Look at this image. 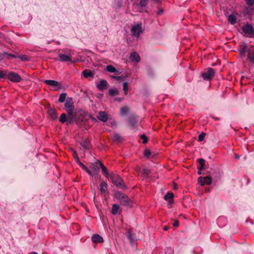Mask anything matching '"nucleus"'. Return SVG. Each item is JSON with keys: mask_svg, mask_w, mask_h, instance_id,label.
Instances as JSON below:
<instances>
[{"mask_svg": "<svg viewBox=\"0 0 254 254\" xmlns=\"http://www.w3.org/2000/svg\"><path fill=\"white\" fill-rule=\"evenodd\" d=\"M141 138L143 139V143H146L147 141V137L145 135H142Z\"/></svg>", "mask_w": 254, "mask_h": 254, "instance_id": "obj_39", "label": "nucleus"}, {"mask_svg": "<svg viewBox=\"0 0 254 254\" xmlns=\"http://www.w3.org/2000/svg\"><path fill=\"white\" fill-rule=\"evenodd\" d=\"M169 229V227L168 226H165L164 228V230H165V231H167Z\"/></svg>", "mask_w": 254, "mask_h": 254, "instance_id": "obj_47", "label": "nucleus"}, {"mask_svg": "<svg viewBox=\"0 0 254 254\" xmlns=\"http://www.w3.org/2000/svg\"><path fill=\"white\" fill-rule=\"evenodd\" d=\"M248 5L252 6L254 3V0H246Z\"/></svg>", "mask_w": 254, "mask_h": 254, "instance_id": "obj_38", "label": "nucleus"}, {"mask_svg": "<svg viewBox=\"0 0 254 254\" xmlns=\"http://www.w3.org/2000/svg\"><path fill=\"white\" fill-rule=\"evenodd\" d=\"M48 113L52 119H56L57 118V114L54 109H49Z\"/></svg>", "mask_w": 254, "mask_h": 254, "instance_id": "obj_20", "label": "nucleus"}, {"mask_svg": "<svg viewBox=\"0 0 254 254\" xmlns=\"http://www.w3.org/2000/svg\"><path fill=\"white\" fill-rule=\"evenodd\" d=\"M19 58L22 61H27L28 60V58H27V56H25V55H22L21 56H19Z\"/></svg>", "mask_w": 254, "mask_h": 254, "instance_id": "obj_41", "label": "nucleus"}, {"mask_svg": "<svg viewBox=\"0 0 254 254\" xmlns=\"http://www.w3.org/2000/svg\"><path fill=\"white\" fill-rule=\"evenodd\" d=\"M144 155L145 157L148 158L151 155V152L149 150L146 149L144 150Z\"/></svg>", "mask_w": 254, "mask_h": 254, "instance_id": "obj_35", "label": "nucleus"}, {"mask_svg": "<svg viewBox=\"0 0 254 254\" xmlns=\"http://www.w3.org/2000/svg\"><path fill=\"white\" fill-rule=\"evenodd\" d=\"M97 118L99 120L104 122H107L108 119L107 114L104 112H100Z\"/></svg>", "mask_w": 254, "mask_h": 254, "instance_id": "obj_12", "label": "nucleus"}, {"mask_svg": "<svg viewBox=\"0 0 254 254\" xmlns=\"http://www.w3.org/2000/svg\"><path fill=\"white\" fill-rule=\"evenodd\" d=\"M107 184L105 182H102L100 185V190L101 193H105L107 190Z\"/></svg>", "mask_w": 254, "mask_h": 254, "instance_id": "obj_17", "label": "nucleus"}, {"mask_svg": "<svg viewBox=\"0 0 254 254\" xmlns=\"http://www.w3.org/2000/svg\"><path fill=\"white\" fill-rule=\"evenodd\" d=\"M198 181L201 186H204L205 185H210L212 183V178L209 176L205 177H200L198 179Z\"/></svg>", "mask_w": 254, "mask_h": 254, "instance_id": "obj_10", "label": "nucleus"}, {"mask_svg": "<svg viewBox=\"0 0 254 254\" xmlns=\"http://www.w3.org/2000/svg\"><path fill=\"white\" fill-rule=\"evenodd\" d=\"M127 236L129 239L130 243H133L134 242L131 230H129L127 233Z\"/></svg>", "mask_w": 254, "mask_h": 254, "instance_id": "obj_26", "label": "nucleus"}, {"mask_svg": "<svg viewBox=\"0 0 254 254\" xmlns=\"http://www.w3.org/2000/svg\"><path fill=\"white\" fill-rule=\"evenodd\" d=\"M83 76L85 78H88L89 77H92L93 76V73L90 71H88L87 70H84L83 71Z\"/></svg>", "mask_w": 254, "mask_h": 254, "instance_id": "obj_23", "label": "nucleus"}, {"mask_svg": "<svg viewBox=\"0 0 254 254\" xmlns=\"http://www.w3.org/2000/svg\"><path fill=\"white\" fill-rule=\"evenodd\" d=\"M30 254H38V253H37L36 252H34V253H31Z\"/></svg>", "mask_w": 254, "mask_h": 254, "instance_id": "obj_48", "label": "nucleus"}, {"mask_svg": "<svg viewBox=\"0 0 254 254\" xmlns=\"http://www.w3.org/2000/svg\"><path fill=\"white\" fill-rule=\"evenodd\" d=\"M110 178L112 183L117 187L122 189L125 188L122 179L119 175L116 174L112 175Z\"/></svg>", "mask_w": 254, "mask_h": 254, "instance_id": "obj_4", "label": "nucleus"}, {"mask_svg": "<svg viewBox=\"0 0 254 254\" xmlns=\"http://www.w3.org/2000/svg\"><path fill=\"white\" fill-rule=\"evenodd\" d=\"M92 240L94 243H102L103 239L98 234H94L92 237Z\"/></svg>", "mask_w": 254, "mask_h": 254, "instance_id": "obj_14", "label": "nucleus"}, {"mask_svg": "<svg viewBox=\"0 0 254 254\" xmlns=\"http://www.w3.org/2000/svg\"><path fill=\"white\" fill-rule=\"evenodd\" d=\"M60 121L63 123H64L66 121V116L65 114L63 113L61 115Z\"/></svg>", "mask_w": 254, "mask_h": 254, "instance_id": "obj_30", "label": "nucleus"}, {"mask_svg": "<svg viewBox=\"0 0 254 254\" xmlns=\"http://www.w3.org/2000/svg\"><path fill=\"white\" fill-rule=\"evenodd\" d=\"M98 163L100 165V166L101 167V169L102 170V171L105 173L106 177L108 178V179H109L110 178V176L108 174V171H107V168L105 167V166L102 163H101L99 161H98Z\"/></svg>", "mask_w": 254, "mask_h": 254, "instance_id": "obj_18", "label": "nucleus"}, {"mask_svg": "<svg viewBox=\"0 0 254 254\" xmlns=\"http://www.w3.org/2000/svg\"><path fill=\"white\" fill-rule=\"evenodd\" d=\"M99 164L98 163V161L94 164H92L90 166L91 169H92L94 171L96 172H98L99 169Z\"/></svg>", "mask_w": 254, "mask_h": 254, "instance_id": "obj_21", "label": "nucleus"}, {"mask_svg": "<svg viewBox=\"0 0 254 254\" xmlns=\"http://www.w3.org/2000/svg\"><path fill=\"white\" fill-rule=\"evenodd\" d=\"M10 56L12 57H14V56H12V55H10Z\"/></svg>", "mask_w": 254, "mask_h": 254, "instance_id": "obj_53", "label": "nucleus"}, {"mask_svg": "<svg viewBox=\"0 0 254 254\" xmlns=\"http://www.w3.org/2000/svg\"><path fill=\"white\" fill-rule=\"evenodd\" d=\"M2 59V56L1 55V54H0V60Z\"/></svg>", "mask_w": 254, "mask_h": 254, "instance_id": "obj_50", "label": "nucleus"}, {"mask_svg": "<svg viewBox=\"0 0 254 254\" xmlns=\"http://www.w3.org/2000/svg\"><path fill=\"white\" fill-rule=\"evenodd\" d=\"M130 59L132 62H138L140 61V57L137 53L133 52L130 55Z\"/></svg>", "mask_w": 254, "mask_h": 254, "instance_id": "obj_13", "label": "nucleus"}, {"mask_svg": "<svg viewBox=\"0 0 254 254\" xmlns=\"http://www.w3.org/2000/svg\"><path fill=\"white\" fill-rule=\"evenodd\" d=\"M242 30L243 33L248 36H252L254 35V29L250 24L245 25L242 28Z\"/></svg>", "mask_w": 254, "mask_h": 254, "instance_id": "obj_7", "label": "nucleus"}, {"mask_svg": "<svg viewBox=\"0 0 254 254\" xmlns=\"http://www.w3.org/2000/svg\"><path fill=\"white\" fill-rule=\"evenodd\" d=\"M114 140H118L120 138V136L118 134H115L113 136Z\"/></svg>", "mask_w": 254, "mask_h": 254, "instance_id": "obj_37", "label": "nucleus"}, {"mask_svg": "<svg viewBox=\"0 0 254 254\" xmlns=\"http://www.w3.org/2000/svg\"><path fill=\"white\" fill-rule=\"evenodd\" d=\"M123 90L125 92V94H127L128 91V83L127 82H125L123 84Z\"/></svg>", "mask_w": 254, "mask_h": 254, "instance_id": "obj_33", "label": "nucleus"}, {"mask_svg": "<svg viewBox=\"0 0 254 254\" xmlns=\"http://www.w3.org/2000/svg\"><path fill=\"white\" fill-rule=\"evenodd\" d=\"M165 254H173L174 251L173 249L171 247H167L165 249Z\"/></svg>", "mask_w": 254, "mask_h": 254, "instance_id": "obj_29", "label": "nucleus"}, {"mask_svg": "<svg viewBox=\"0 0 254 254\" xmlns=\"http://www.w3.org/2000/svg\"><path fill=\"white\" fill-rule=\"evenodd\" d=\"M113 79H117V80H119V79H121V76H112V77Z\"/></svg>", "mask_w": 254, "mask_h": 254, "instance_id": "obj_44", "label": "nucleus"}, {"mask_svg": "<svg viewBox=\"0 0 254 254\" xmlns=\"http://www.w3.org/2000/svg\"><path fill=\"white\" fill-rule=\"evenodd\" d=\"M59 57L61 61L63 62H70L73 63L75 61H72V55L70 54L68 55L64 54H59Z\"/></svg>", "mask_w": 254, "mask_h": 254, "instance_id": "obj_11", "label": "nucleus"}, {"mask_svg": "<svg viewBox=\"0 0 254 254\" xmlns=\"http://www.w3.org/2000/svg\"><path fill=\"white\" fill-rule=\"evenodd\" d=\"M148 0H141L140 1V4L141 6H144L146 5Z\"/></svg>", "mask_w": 254, "mask_h": 254, "instance_id": "obj_36", "label": "nucleus"}, {"mask_svg": "<svg viewBox=\"0 0 254 254\" xmlns=\"http://www.w3.org/2000/svg\"><path fill=\"white\" fill-rule=\"evenodd\" d=\"M248 52V57L250 61L254 63V46H251L249 47L244 44L242 46L241 49L240 50V54L241 56L244 57L245 53Z\"/></svg>", "mask_w": 254, "mask_h": 254, "instance_id": "obj_1", "label": "nucleus"}, {"mask_svg": "<svg viewBox=\"0 0 254 254\" xmlns=\"http://www.w3.org/2000/svg\"><path fill=\"white\" fill-rule=\"evenodd\" d=\"M174 197V194L172 192H168L165 196L164 199L168 201L169 204H172L173 203V198Z\"/></svg>", "mask_w": 254, "mask_h": 254, "instance_id": "obj_16", "label": "nucleus"}, {"mask_svg": "<svg viewBox=\"0 0 254 254\" xmlns=\"http://www.w3.org/2000/svg\"><path fill=\"white\" fill-rule=\"evenodd\" d=\"M44 82L46 84L51 86L52 89L54 90H58L61 88V85L56 80H46L44 81Z\"/></svg>", "mask_w": 254, "mask_h": 254, "instance_id": "obj_6", "label": "nucleus"}, {"mask_svg": "<svg viewBox=\"0 0 254 254\" xmlns=\"http://www.w3.org/2000/svg\"><path fill=\"white\" fill-rule=\"evenodd\" d=\"M64 107L68 116L72 115L74 109L72 98H68L66 100Z\"/></svg>", "mask_w": 254, "mask_h": 254, "instance_id": "obj_5", "label": "nucleus"}, {"mask_svg": "<svg viewBox=\"0 0 254 254\" xmlns=\"http://www.w3.org/2000/svg\"><path fill=\"white\" fill-rule=\"evenodd\" d=\"M174 189H177V188H176V186H175V187H174Z\"/></svg>", "mask_w": 254, "mask_h": 254, "instance_id": "obj_51", "label": "nucleus"}, {"mask_svg": "<svg viewBox=\"0 0 254 254\" xmlns=\"http://www.w3.org/2000/svg\"><path fill=\"white\" fill-rule=\"evenodd\" d=\"M115 195L121 204L124 205H129V200L127 195L119 191L116 192Z\"/></svg>", "mask_w": 254, "mask_h": 254, "instance_id": "obj_3", "label": "nucleus"}, {"mask_svg": "<svg viewBox=\"0 0 254 254\" xmlns=\"http://www.w3.org/2000/svg\"><path fill=\"white\" fill-rule=\"evenodd\" d=\"M5 74L3 71L0 70V79L3 78L5 76Z\"/></svg>", "mask_w": 254, "mask_h": 254, "instance_id": "obj_42", "label": "nucleus"}, {"mask_svg": "<svg viewBox=\"0 0 254 254\" xmlns=\"http://www.w3.org/2000/svg\"><path fill=\"white\" fill-rule=\"evenodd\" d=\"M66 97V94L65 93H62L59 97V102L63 103L65 101V99Z\"/></svg>", "mask_w": 254, "mask_h": 254, "instance_id": "obj_28", "label": "nucleus"}, {"mask_svg": "<svg viewBox=\"0 0 254 254\" xmlns=\"http://www.w3.org/2000/svg\"><path fill=\"white\" fill-rule=\"evenodd\" d=\"M214 71L211 68H209L206 71L202 73V76L204 80H208L214 76Z\"/></svg>", "mask_w": 254, "mask_h": 254, "instance_id": "obj_9", "label": "nucleus"}, {"mask_svg": "<svg viewBox=\"0 0 254 254\" xmlns=\"http://www.w3.org/2000/svg\"><path fill=\"white\" fill-rule=\"evenodd\" d=\"M173 226L174 227H177L179 226V222L178 221H175V222L173 224Z\"/></svg>", "mask_w": 254, "mask_h": 254, "instance_id": "obj_45", "label": "nucleus"}, {"mask_svg": "<svg viewBox=\"0 0 254 254\" xmlns=\"http://www.w3.org/2000/svg\"><path fill=\"white\" fill-rule=\"evenodd\" d=\"M235 157H236V158L238 159L239 157L238 156H237V155H235Z\"/></svg>", "mask_w": 254, "mask_h": 254, "instance_id": "obj_49", "label": "nucleus"}, {"mask_svg": "<svg viewBox=\"0 0 254 254\" xmlns=\"http://www.w3.org/2000/svg\"><path fill=\"white\" fill-rule=\"evenodd\" d=\"M106 70L111 73H115L117 71V69L112 65H108L106 66Z\"/></svg>", "mask_w": 254, "mask_h": 254, "instance_id": "obj_25", "label": "nucleus"}, {"mask_svg": "<svg viewBox=\"0 0 254 254\" xmlns=\"http://www.w3.org/2000/svg\"><path fill=\"white\" fill-rule=\"evenodd\" d=\"M7 78L10 81L14 82H20L22 78L19 74L14 72H9L7 75Z\"/></svg>", "mask_w": 254, "mask_h": 254, "instance_id": "obj_8", "label": "nucleus"}, {"mask_svg": "<svg viewBox=\"0 0 254 254\" xmlns=\"http://www.w3.org/2000/svg\"><path fill=\"white\" fill-rule=\"evenodd\" d=\"M197 173L199 175H201V170L200 169V168H199V170L198 171Z\"/></svg>", "mask_w": 254, "mask_h": 254, "instance_id": "obj_46", "label": "nucleus"}, {"mask_svg": "<svg viewBox=\"0 0 254 254\" xmlns=\"http://www.w3.org/2000/svg\"><path fill=\"white\" fill-rule=\"evenodd\" d=\"M205 136V133H204V132L201 133L198 135V140H199V141H202L204 139Z\"/></svg>", "mask_w": 254, "mask_h": 254, "instance_id": "obj_34", "label": "nucleus"}, {"mask_svg": "<svg viewBox=\"0 0 254 254\" xmlns=\"http://www.w3.org/2000/svg\"><path fill=\"white\" fill-rule=\"evenodd\" d=\"M143 28L141 23H136L133 24L130 29V32L132 36L138 38L143 32Z\"/></svg>", "mask_w": 254, "mask_h": 254, "instance_id": "obj_2", "label": "nucleus"}, {"mask_svg": "<svg viewBox=\"0 0 254 254\" xmlns=\"http://www.w3.org/2000/svg\"><path fill=\"white\" fill-rule=\"evenodd\" d=\"M109 92L112 96L116 95L118 94V90L116 89H111L109 90Z\"/></svg>", "mask_w": 254, "mask_h": 254, "instance_id": "obj_32", "label": "nucleus"}, {"mask_svg": "<svg viewBox=\"0 0 254 254\" xmlns=\"http://www.w3.org/2000/svg\"><path fill=\"white\" fill-rule=\"evenodd\" d=\"M73 155L74 157H75L77 160V162L79 164V165L84 170L86 169L87 167L83 164L82 163L80 160L79 158L78 157L77 155H76V153L74 151H73Z\"/></svg>", "mask_w": 254, "mask_h": 254, "instance_id": "obj_19", "label": "nucleus"}, {"mask_svg": "<svg viewBox=\"0 0 254 254\" xmlns=\"http://www.w3.org/2000/svg\"><path fill=\"white\" fill-rule=\"evenodd\" d=\"M120 206L117 204H113L112 208V213L114 215H116L117 213L118 210H119Z\"/></svg>", "mask_w": 254, "mask_h": 254, "instance_id": "obj_24", "label": "nucleus"}, {"mask_svg": "<svg viewBox=\"0 0 254 254\" xmlns=\"http://www.w3.org/2000/svg\"><path fill=\"white\" fill-rule=\"evenodd\" d=\"M107 86V82L105 80H102L99 84H97L98 89L100 90H102L105 89Z\"/></svg>", "mask_w": 254, "mask_h": 254, "instance_id": "obj_15", "label": "nucleus"}, {"mask_svg": "<svg viewBox=\"0 0 254 254\" xmlns=\"http://www.w3.org/2000/svg\"><path fill=\"white\" fill-rule=\"evenodd\" d=\"M85 170L87 172V173H88L89 175H90V176H92V175H92V172L90 171V170H89V169L87 168H86V169H85Z\"/></svg>", "mask_w": 254, "mask_h": 254, "instance_id": "obj_43", "label": "nucleus"}, {"mask_svg": "<svg viewBox=\"0 0 254 254\" xmlns=\"http://www.w3.org/2000/svg\"><path fill=\"white\" fill-rule=\"evenodd\" d=\"M142 174L145 176H147L148 173H149V171L147 169H143L142 171V172H141Z\"/></svg>", "mask_w": 254, "mask_h": 254, "instance_id": "obj_40", "label": "nucleus"}, {"mask_svg": "<svg viewBox=\"0 0 254 254\" xmlns=\"http://www.w3.org/2000/svg\"><path fill=\"white\" fill-rule=\"evenodd\" d=\"M228 19L229 22L232 24H234L236 22V17L233 14L230 15L228 16Z\"/></svg>", "mask_w": 254, "mask_h": 254, "instance_id": "obj_22", "label": "nucleus"}, {"mask_svg": "<svg viewBox=\"0 0 254 254\" xmlns=\"http://www.w3.org/2000/svg\"><path fill=\"white\" fill-rule=\"evenodd\" d=\"M162 12V11H160L159 12V13H160Z\"/></svg>", "mask_w": 254, "mask_h": 254, "instance_id": "obj_52", "label": "nucleus"}, {"mask_svg": "<svg viewBox=\"0 0 254 254\" xmlns=\"http://www.w3.org/2000/svg\"><path fill=\"white\" fill-rule=\"evenodd\" d=\"M129 111V108L127 107H122L120 110V113L122 115L125 116L126 115L128 111Z\"/></svg>", "mask_w": 254, "mask_h": 254, "instance_id": "obj_27", "label": "nucleus"}, {"mask_svg": "<svg viewBox=\"0 0 254 254\" xmlns=\"http://www.w3.org/2000/svg\"><path fill=\"white\" fill-rule=\"evenodd\" d=\"M198 162H199V163L200 165V167H199L200 169L202 170L203 169L204 166V160L203 159L200 158V159H199Z\"/></svg>", "mask_w": 254, "mask_h": 254, "instance_id": "obj_31", "label": "nucleus"}]
</instances>
